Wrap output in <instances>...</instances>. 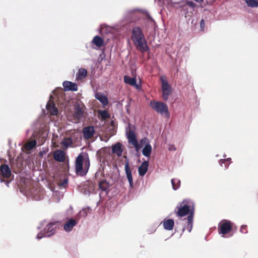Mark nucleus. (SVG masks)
<instances>
[{"label":"nucleus","instance_id":"1","mask_svg":"<svg viewBox=\"0 0 258 258\" xmlns=\"http://www.w3.org/2000/svg\"><path fill=\"white\" fill-rule=\"evenodd\" d=\"M174 212L178 217H183L188 215L186 229L190 232L193 225V220L195 213V204L189 199H185L179 203L175 208Z\"/></svg>","mask_w":258,"mask_h":258},{"label":"nucleus","instance_id":"2","mask_svg":"<svg viewBox=\"0 0 258 258\" xmlns=\"http://www.w3.org/2000/svg\"><path fill=\"white\" fill-rule=\"evenodd\" d=\"M131 39L136 48L141 52H145L149 50L145 35L140 27L135 26L132 28Z\"/></svg>","mask_w":258,"mask_h":258},{"label":"nucleus","instance_id":"3","mask_svg":"<svg viewBox=\"0 0 258 258\" xmlns=\"http://www.w3.org/2000/svg\"><path fill=\"white\" fill-rule=\"evenodd\" d=\"M90 165V159L87 155L84 157L82 153H80L76 158L75 162V172L77 175L84 176L88 172Z\"/></svg>","mask_w":258,"mask_h":258},{"label":"nucleus","instance_id":"4","mask_svg":"<svg viewBox=\"0 0 258 258\" xmlns=\"http://www.w3.org/2000/svg\"><path fill=\"white\" fill-rule=\"evenodd\" d=\"M12 173L9 166L6 164H2L0 166V179L1 182H5L7 186L11 181L10 178Z\"/></svg>","mask_w":258,"mask_h":258},{"label":"nucleus","instance_id":"5","mask_svg":"<svg viewBox=\"0 0 258 258\" xmlns=\"http://www.w3.org/2000/svg\"><path fill=\"white\" fill-rule=\"evenodd\" d=\"M127 128H126V136L128 142L133 145L137 151H138L141 148V146L138 142L135 131V126L131 127L130 124H128V130L127 131Z\"/></svg>","mask_w":258,"mask_h":258},{"label":"nucleus","instance_id":"6","mask_svg":"<svg viewBox=\"0 0 258 258\" xmlns=\"http://www.w3.org/2000/svg\"><path fill=\"white\" fill-rule=\"evenodd\" d=\"M150 106L157 113H159L161 114L168 113V106L163 102L154 100L151 101L150 102Z\"/></svg>","mask_w":258,"mask_h":258},{"label":"nucleus","instance_id":"7","mask_svg":"<svg viewBox=\"0 0 258 258\" xmlns=\"http://www.w3.org/2000/svg\"><path fill=\"white\" fill-rule=\"evenodd\" d=\"M30 193L34 200L39 201L43 199L45 190L39 183H37L30 189Z\"/></svg>","mask_w":258,"mask_h":258},{"label":"nucleus","instance_id":"8","mask_svg":"<svg viewBox=\"0 0 258 258\" xmlns=\"http://www.w3.org/2000/svg\"><path fill=\"white\" fill-rule=\"evenodd\" d=\"M102 175L104 176L103 172L99 170L96 172L95 177L96 179L98 181L99 189H101L102 191H105L106 193H108L109 191L110 184L106 180L103 179H101L100 178H99L100 176L101 177Z\"/></svg>","mask_w":258,"mask_h":258},{"label":"nucleus","instance_id":"9","mask_svg":"<svg viewBox=\"0 0 258 258\" xmlns=\"http://www.w3.org/2000/svg\"><path fill=\"white\" fill-rule=\"evenodd\" d=\"M160 80L162 84V98L164 101H166L171 93V87L164 77H161Z\"/></svg>","mask_w":258,"mask_h":258},{"label":"nucleus","instance_id":"10","mask_svg":"<svg viewBox=\"0 0 258 258\" xmlns=\"http://www.w3.org/2000/svg\"><path fill=\"white\" fill-rule=\"evenodd\" d=\"M232 223L227 220L221 221L218 225V231L219 234H226L232 230Z\"/></svg>","mask_w":258,"mask_h":258},{"label":"nucleus","instance_id":"11","mask_svg":"<svg viewBox=\"0 0 258 258\" xmlns=\"http://www.w3.org/2000/svg\"><path fill=\"white\" fill-rule=\"evenodd\" d=\"M84 106L79 104H76L75 106L74 113L73 117L75 123H78L84 116Z\"/></svg>","mask_w":258,"mask_h":258},{"label":"nucleus","instance_id":"12","mask_svg":"<svg viewBox=\"0 0 258 258\" xmlns=\"http://www.w3.org/2000/svg\"><path fill=\"white\" fill-rule=\"evenodd\" d=\"M124 158L126 159L125 165H124L125 172L126 174L127 179L130 183V187L131 188H133L134 187V183H133L132 171H131V168L129 165L128 160L127 159V157L125 156H124Z\"/></svg>","mask_w":258,"mask_h":258},{"label":"nucleus","instance_id":"13","mask_svg":"<svg viewBox=\"0 0 258 258\" xmlns=\"http://www.w3.org/2000/svg\"><path fill=\"white\" fill-rule=\"evenodd\" d=\"M59 225L60 223L59 222H54L48 224L44 229L46 236L49 237L54 234L55 232L56 228Z\"/></svg>","mask_w":258,"mask_h":258},{"label":"nucleus","instance_id":"14","mask_svg":"<svg viewBox=\"0 0 258 258\" xmlns=\"http://www.w3.org/2000/svg\"><path fill=\"white\" fill-rule=\"evenodd\" d=\"M83 134L84 139L89 140L92 138L95 133L93 126H88L83 128Z\"/></svg>","mask_w":258,"mask_h":258},{"label":"nucleus","instance_id":"15","mask_svg":"<svg viewBox=\"0 0 258 258\" xmlns=\"http://www.w3.org/2000/svg\"><path fill=\"white\" fill-rule=\"evenodd\" d=\"M62 85L64 88V90L66 91H76L78 90V86L75 83H73L72 82L68 81H65L63 82Z\"/></svg>","mask_w":258,"mask_h":258},{"label":"nucleus","instance_id":"16","mask_svg":"<svg viewBox=\"0 0 258 258\" xmlns=\"http://www.w3.org/2000/svg\"><path fill=\"white\" fill-rule=\"evenodd\" d=\"M77 221L74 219H70L68 222L63 225V229L67 232L71 231L73 227L76 225Z\"/></svg>","mask_w":258,"mask_h":258},{"label":"nucleus","instance_id":"17","mask_svg":"<svg viewBox=\"0 0 258 258\" xmlns=\"http://www.w3.org/2000/svg\"><path fill=\"white\" fill-rule=\"evenodd\" d=\"M122 145L120 143H117L112 146V151L117 156H121L123 152Z\"/></svg>","mask_w":258,"mask_h":258},{"label":"nucleus","instance_id":"18","mask_svg":"<svg viewBox=\"0 0 258 258\" xmlns=\"http://www.w3.org/2000/svg\"><path fill=\"white\" fill-rule=\"evenodd\" d=\"M125 83L132 86L135 87L137 89L139 88V86L137 84V81L135 78H132L128 76H124L123 77Z\"/></svg>","mask_w":258,"mask_h":258},{"label":"nucleus","instance_id":"19","mask_svg":"<svg viewBox=\"0 0 258 258\" xmlns=\"http://www.w3.org/2000/svg\"><path fill=\"white\" fill-rule=\"evenodd\" d=\"M46 109L48 112L53 115H56L58 114L57 108L55 107L54 102H48L46 105Z\"/></svg>","mask_w":258,"mask_h":258},{"label":"nucleus","instance_id":"20","mask_svg":"<svg viewBox=\"0 0 258 258\" xmlns=\"http://www.w3.org/2000/svg\"><path fill=\"white\" fill-rule=\"evenodd\" d=\"M53 157L58 162H63L65 160V154L63 151L57 150L54 152Z\"/></svg>","mask_w":258,"mask_h":258},{"label":"nucleus","instance_id":"21","mask_svg":"<svg viewBox=\"0 0 258 258\" xmlns=\"http://www.w3.org/2000/svg\"><path fill=\"white\" fill-rule=\"evenodd\" d=\"M148 161H145L139 166L138 171L140 176H143L146 173L148 170Z\"/></svg>","mask_w":258,"mask_h":258},{"label":"nucleus","instance_id":"22","mask_svg":"<svg viewBox=\"0 0 258 258\" xmlns=\"http://www.w3.org/2000/svg\"><path fill=\"white\" fill-rule=\"evenodd\" d=\"M162 223L165 229L167 230H171L173 229L174 225L173 220L171 219L164 220Z\"/></svg>","mask_w":258,"mask_h":258},{"label":"nucleus","instance_id":"23","mask_svg":"<svg viewBox=\"0 0 258 258\" xmlns=\"http://www.w3.org/2000/svg\"><path fill=\"white\" fill-rule=\"evenodd\" d=\"M95 98L102 104L103 106H106L108 103L107 97L103 94L97 93L95 94Z\"/></svg>","mask_w":258,"mask_h":258},{"label":"nucleus","instance_id":"24","mask_svg":"<svg viewBox=\"0 0 258 258\" xmlns=\"http://www.w3.org/2000/svg\"><path fill=\"white\" fill-rule=\"evenodd\" d=\"M152 151V147L150 144H147L142 150V153L144 156L149 157Z\"/></svg>","mask_w":258,"mask_h":258},{"label":"nucleus","instance_id":"25","mask_svg":"<svg viewBox=\"0 0 258 258\" xmlns=\"http://www.w3.org/2000/svg\"><path fill=\"white\" fill-rule=\"evenodd\" d=\"M92 42L97 47H100L103 45V40L99 36H96L94 37Z\"/></svg>","mask_w":258,"mask_h":258},{"label":"nucleus","instance_id":"26","mask_svg":"<svg viewBox=\"0 0 258 258\" xmlns=\"http://www.w3.org/2000/svg\"><path fill=\"white\" fill-rule=\"evenodd\" d=\"M87 71L85 69H80L79 70L78 73L77 74V79L82 80L86 77L87 76Z\"/></svg>","mask_w":258,"mask_h":258},{"label":"nucleus","instance_id":"27","mask_svg":"<svg viewBox=\"0 0 258 258\" xmlns=\"http://www.w3.org/2000/svg\"><path fill=\"white\" fill-rule=\"evenodd\" d=\"M247 6L250 8H256L258 7V0H244Z\"/></svg>","mask_w":258,"mask_h":258},{"label":"nucleus","instance_id":"28","mask_svg":"<svg viewBox=\"0 0 258 258\" xmlns=\"http://www.w3.org/2000/svg\"><path fill=\"white\" fill-rule=\"evenodd\" d=\"M36 144L35 140L30 141L26 144L25 148L28 151L31 150L36 146Z\"/></svg>","mask_w":258,"mask_h":258},{"label":"nucleus","instance_id":"29","mask_svg":"<svg viewBox=\"0 0 258 258\" xmlns=\"http://www.w3.org/2000/svg\"><path fill=\"white\" fill-rule=\"evenodd\" d=\"M171 183L173 189L176 190L178 189L180 185V181L177 178H173L171 179Z\"/></svg>","mask_w":258,"mask_h":258},{"label":"nucleus","instance_id":"30","mask_svg":"<svg viewBox=\"0 0 258 258\" xmlns=\"http://www.w3.org/2000/svg\"><path fill=\"white\" fill-rule=\"evenodd\" d=\"M231 160V159L230 158H228L226 159H221L219 161V163L222 166H223V164H224L225 168H227L228 167Z\"/></svg>","mask_w":258,"mask_h":258},{"label":"nucleus","instance_id":"31","mask_svg":"<svg viewBox=\"0 0 258 258\" xmlns=\"http://www.w3.org/2000/svg\"><path fill=\"white\" fill-rule=\"evenodd\" d=\"M98 113L101 116L102 119L105 120L106 119L108 118L109 117V115L108 112L105 110H99L98 111Z\"/></svg>","mask_w":258,"mask_h":258},{"label":"nucleus","instance_id":"32","mask_svg":"<svg viewBox=\"0 0 258 258\" xmlns=\"http://www.w3.org/2000/svg\"><path fill=\"white\" fill-rule=\"evenodd\" d=\"M72 144V140L71 138H65L61 143V144L66 147V148L68 147Z\"/></svg>","mask_w":258,"mask_h":258},{"label":"nucleus","instance_id":"33","mask_svg":"<svg viewBox=\"0 0 258 258\" xmlns=\"http://www.w3.org/2000/svg\"><path fill=\"white\" fill-rule=\"evenodd\" d=\"M240 232L243 234L247 233L248 232L247 226L244 225H242L240 228Z\"/></svg>","mask_w":258,"mask_h":258},{"label":"nucleus","instance_id":"34","mask_svg":"<svg viewBox=\"0 0 258 258\" xmlns=\"http://www.w3.org/2000/svg\"><path fill=\"white\" fill-rule=\"evenodd\" d=\"M89 210L87 209H83L82 212H80L81 213V215L82 216H86L87 215V211H88Z\"/></svg>","mask_w":258,"mask_h":258},{"label":"nucleus","instance_id":"35","mask_svg":"<svg viewBox=\"0 0 258 258\" xmlns=\"http://www.w3.org/2000/svg\"><path fill=\"white\" fill-rule=\"evenodd\" d=\"M205 24L204 20L203 19H202L200 22V26H201V29L202 30V31H204V28H205Z\"/></svg>","mask_w":258,"mask_h":258},{"label":"nucleus","instance_id":"36","mask_svg":"<svg viewBox=\"0 0 258 258\" xmlns=\"http://www.w3.org/2000/svg\"><path fill=\"white\" fill-rule=\"evenodd\" d=\"M44 236H46V234H45V232L44 233L40 232V233L38 234V235L37 236V238L38 239H41L42 237H43Z\"/></svg>","mask_w":258,"mask_h":258},{"label":"nucleus","instance_id":"37","mask_svg":"<svg viewBox=\"0 0 258 258\" xmlns=\"http://www.w3.org/2000/svg\"><path fill=\"white\" fill-rule=\"evenodd\" d=\"M68 184V179H64L60 183V185L62 186H66V185Z\"/></svg>","mask_w":258,"mask_h":258},{"label":"nucleus","instance_id":"38","mask_svg":"<svg viewBox=\"0 0 258 258\" xmlns=\"http://www.w3.org/2000/svg\"><path fill=\"white\" fill-rule=\"evenodd\" d=\"M147 141H148V139L146 138H144L141 140V142L142 144H144V143H146Z\"/></svg>","mask_w":258,"mask_h":258},{"label":"nucleus","instance_id":"39","mask_svg":"<svg viewBox=\"0 0 258 258\" xmlns=\"http://www.w3.org/2000/svg\"><path fill=\"white\" fill-rule=\"evenodd\" d=\"M169 150H173L174 151L176 150V148L174 145H172L170 148Z\"/></svg>","mask_w":258,"mask_h":258},{"label":"nucleus","instance_id":"40","mask_svg":"<svg viewBox=\"0 0 258 258\" xmlns=\"http://www.w3.org/2000/svg\"><path fill=\"white\" fill-rule=\"evenodd\" d=\"M45 140L44 139H42V141H41V144H43V143L44 142Z\"/></svg>","mask_w":258,"mask_h":258}]
</instances>
